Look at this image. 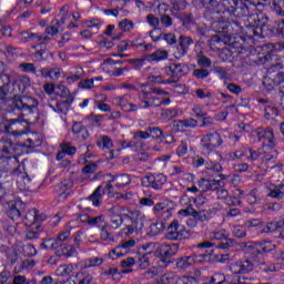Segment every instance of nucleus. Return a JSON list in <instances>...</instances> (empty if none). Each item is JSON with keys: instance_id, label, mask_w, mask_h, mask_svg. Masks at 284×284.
I'll use <instances>...</instances> for the list:
<instances>
[{"instance_id": "1", "label": "nucleus", "mask_w": 284, "mask_h": 284, "mask_svg": "<svg viewBox=\"0 0 284 284\" xmlns=\"http://www.w3.org/2000/svg\"><path fill=\"white\" fill-rule=\"evenodd\" d=\"M252 19L255 23L254 34L256 37H270V34H281L284 37V20L277 24V28L272 26L270 18L264 14L252 16Z\"/></svg>"}, {"instance_id": "2", "label": "nucleus", "mask_w": 284, "mask_h": 284, "mask_svg": "<svg viewBox=\"0 0 284 284\" xmlns=\"http://www.w3.org/2000/svg\"><path fill=\"white\" fill-rule=\"evenodd\" d=\"M258 156H262V163L266 165L265 172H270V170H276V172H281L283 170V164H275L273 166H270V163H276V159H278V151L271 150L270 153H267V150H250V156L248 159L251 161H257Z\"/></svg>"}, {"instance_id": "3", "label": "nucleus", "mask_w": 284, "mask_h": 284, "mask_svg": "<svg viewBox=\"0 0 284 284\" xmlns=\"http://www.w3.org/2000/svg\"><path fill=\"white\" fill-rule=\"evenodd\" d=\"M128 219H130L131 224H128L122 230L123 234L126 236H131V234H139V232L145 227V222L148 221L143 212L139 210L131 211L130 215H128Z\"/></svg>"}, {"instance_id": "4", "label": "nucleus", "mask_w": 284, "mask_h": 284, "mask_svg": "<svg viewBox=\"0 0 284 284\" xmlns=\"http://www.w3.org/2000/svg\"><path fill=\"white\" fill-rule=\"evenodd\" d=\"M187 72H190V69L185 63H171L169 67H165V73L169 79L164 80V84L179 83L181 78L185 77Z\"/></svg>"}, {"instance_id": "5", "label": "nucleus", "mask_w": 284, "mask_h": 284, "mask_svg": "<svg viewBox=\"0 0 284 284\" xmlns=\"http://www.w3.org/2000/svg\"><path fill=\"white\" fill-rule=\"evenodd\" d=\"M223 145V139L221 134L216 131H212L201 139V148L204 154H210L214 148H221Z\"/></svg>"}, {"instance_id": "6", "label": "nucleus", "mask_w": 284, "mask_h": 284, "mask_svg": "<svg viewBox=\"0 0 284 284\" xmlns=\"http://www.w3.org/2000/svg\"><path fill=\"white\" fill-rule=\"evenodd\" d=\"M217 179H204L202 178L197 185L200 187V192H216L217 190H221V187H225V182L227 180V175L225 174H219Z\"/></svg>"}, {"instance_id": "7", "label": "nucleus", "mask_w": 284, "mask_h": 284, "mask_svg": "<svg viewBox=\"0 0 284 284\" xmlns=\"http://www.w3.org/2000/svg\"><path fill=\"white\" fill-rule=\"evenodd\" d=\"M109 216L111 221V227L113 230H119V227L123 225L124 219H128L125 206L113 205L111 209H109Z\"/></svg>"}, {"instance_id": "8", "label": "nucleus", "mask_w": 284, "mask_h": 284, "mask_svg": "<svg viewBox=\"0 0 284 284\" xmlns=\"http://www.w3.org/2000/svg\"><path fill=\"white\" fill-rule=\"evenodd\" d=\"M141 183L143 187H152V190H163L165 183H168V176L163 173L156 175L149 174L142 178Z\"/></svg>"}, {"instance_id": "9", "label": "nucleus", "mask_w": 284, "mask_h": 284, "mask_svg": "<svg viewBox=\"0 0 284 284\" xmlns=\"http://www.w3.org/2000/svg\"><path fill=\"white\" fill-rule=\"evenodd\" d=\"M257 140L263 143L262 150H274L276 148V139L274 138V130L272 129H257Z\"/></svg>"}, {"instance_id": "10", "label": "nucleus", "mask_w": 284, "mask_h": 284, "mask_svg": "<svg viewBox=\"0 0 284 284\" xmlns=\"http://www.w3.org/2000/svg\"><path fill=\"white\" fill-rule=\"evenodd\" d=\"M224 12H230L233 17H250L252 12V7L247 6V2H243L240 0H234L231 2L229 8L224 9Z\"/></svg>"}, {"instance_id": "11", "label": "nucleus", "mask_w": 284, "mask_h": 284, "mask_svg": "<svg viewBox=\"0 0 284 284\" xmlns=\"http://www.w3.org/2000/svg\"><path fill=\"white\" fill-rule=\"evenodd\" d=\"M111 183L112 182L109 181L104 187L102 185L98 186L89 196V201H91L95 207H99L103 202V194H108V196H110V194L114 192V186Z\"/></svg>"}, {"instance_id": "12", "label": "nucleus", "mask_w": 284, "mask_h": 284, "mask_svg": "<svg viewBox=\"0 0 284 284\" xmlns=\"http://www.w3.org/2000/svg\"><path fill=\"white\" fill-rule=\"evenodd\" d=\"M12 108L16 110H21L23 114H32L37 108V104H34V99L32 98L21 99L20 97H14L12 101Z\"/></svg>"}, {"instance_id": "13", "label": "nucleus", "mask_w": 284, "mask_h": 284, "mask_svg": "<svg viewBox=\"0 0 284 284\" xmlns=\"http://www.w3.org/2000/svg\"><path fill=\"white\" fill-rule=\"evenodd\" d=\"M190 45H194V39L187 36H180L178 40V47L174 51L175 59H183L187 52H190Z\"/></svg>"}, {"instance_id": "14", "label": "nucleus", "mask_w": 284, "mask_h": 284, "mask_svg": "<svg viewBox=\"0 0 284 284\" xmlns=\"http://www.w3.org/2000/svg\"><path fill=\"white\" fill-rule=\"evenodd\" d=\"M212 241H225L217 245L220 250H230V247H234L236 242L232 239H227V233L225 230L213 231L210 233Z\"/></svg>"}, {"instance_id": "15", "label": "nucleus", "mask_w": 284, "mask_h": 284, "mask_svg": "<svg viewBox=\"0 0 284 284\" xmlns=\"http://www.w3.org/2000/svg\"><path fill=\"white\" fill-rule=\"evenodd\" d=\"M206 258L207 254H193L190 256H184L176 262V266L179 270H187V267H191V265H194V263H205Z\"/></svg>"}, {"instance_id": "16", "label": "nucleus", "mask_w": 284, "mask_h": 284, "mask_svg": "<svg viewBox=\"0 0 284 284\" xmlns=\"http://www.w3.org/2000/svg\"><path fill=\"white\" fill-rule=\"evenodd\" d=\"M26 125H28L26 120L11 119L6 126V131L9 134H13V136H23V134H26Z\"/></svg>"}, {"instance_id": "17", "label": "nucleus", "mask_w": 284, "mask_h": 284, "mask_svg": "<svg viewBox=\"0 0 284 284\" xmlns=\"http://www.w3.org/2000/svg\"><path fill=\"white\" fill-rule=\"evenodd\" d=\"M232 274H250L254 270V264L250 260L237 261L231 264Z\"/></svg>"}, {"instance_id": "18", "label": "nucleus", "mask_w": 284, "mask_h": 284, "mask_svg": "<svg viewBox=\"0 0 284 284\" xmlns=\"http://www.w3.org/2000/svg\"><path fill=\"white\" fill-rule=\"evenodd\" d=\"M165 239L169 241H179L183 239V232L179 231V220H173L168 227Z\"/></svg>"}, {"instance_id": "19", "label": "nucleus", "mask_w": 284, "mask_h": 284, "mask_svg": "<svg viewBox=\"0 0 284 284\" xmlns=\"http://www.w3.org/2000/svg\"><path fill=\"white\" fill-rule=\"evenodd\" d=\"M72 132L78 141H87L90 136V131L81 122H74L72 125Z\"/></svg>"}, {"instance_id": "20", "label": "nucleus", "mask_w": 284, "mask_h": 284, "mask_svg": "<svg viewBox=\"0 0 284 284\" xmlns=\"http://www.w3.org/2000/svg\"><path fill=\"white\" fill-rule=\"evenodd\" d=\"M110 183H115L118 190H123V187H128L132 183V176L128 173L114 175Z\"/></svg>"}, {"instance_id": "21", "label": "nucleus", "mask_w": 284, "mask_h": 284, "mask_svg": "<svg viewBox=\"0 0 284 284\" xmlns=\"http://www.w3.org/2000/svg\"><path fill=\"white\" fill-rule=\"evenodd\" d=\"M256 265L260 271H262L264 274H272V272H278L281 270L280 264H274L272 262H265L263 258L256 260Z\"/></svg>"}, {"instance_id": "22", "label": "nucleus", "mask_w": 284, "mask_h": 284, "mask_svg": "<svg viewBox=\"0 0 284 284\" xmlns=\"http://www.w3.org/2000/svg\"><path fill=\"white\" fill-rule=\"evenodd\" d=\"M200 3L203 6V8L211 10L212 12H216V14H223L225 12L221 0H200Z\"/></svg>"}, {"instance_id": "23", "label": "nucleus", "mask_w": 284, "mask_h": 284, "mask_svg": "<svg viewBox=\"0 0 284 284\" xmlns=\"http://www.w3.org/2000/svg\"><path fill=\"white\" fill-rule=\"evenodd\" d=\"M179 252V244H160L159 258H170Z\"/></svg>"}, {"instance_id": "24", "label": "nucleus", "mask_w": 284, "mask_h": 284, "mask_svg": "<svg viewBox=\"0 0 284 284\" xmlns=\"http://www.w3.org/2000/svg\"><path fill=\"white\" fill-rule=\"evenodd\" d=\"M61 150L58 152L55 159L57 161H62L63 156L68 154L69 156H74L77 154V146L68 143H62L60 145Z\"/></svg>"}, {"instance_id": "25", "label": "nucleus", "mask_w": 284, "mask_h": 284, "mask_svg": "<svg viewBox=\"0 0 284 284\" xmlns=\"http://www.w3.org/2000/svg\"><path fill=\"white\" fill-rule=\"evenodd\" d=\"M168 57H170V53L168 52V50L158 49L155 52L151 54H146L145 59L146 61H151V62L155 61L156 63H159L161 61L168 60Z\"/></svg>"}, {"instance_id": "26", "label": "nucleus", "mask_w": 284, "mask_h": 284, "mask_svg": "<svg viewBox=\"0 0 284 284\" xmlns=\"http://www.w3.org/2000/svg\"><path fill=\"white\" fill-rule=\"evenodd\" d=\"M247 254H250L253 261H257L258 256H263V251L261 248L260 242L248 243L245 247Z\"/></svg>"}, {"instance_id": "27", "label": "nucleus", "mask_w": 284, "mask_h": 284, "mask_svg": "<svg viewBox=\"0 0 284 284\" xmlns=\"http://www.w3.org/2000/svg\"><path fill=\"white\" fill-rule=\"evenodd\" d=\"M81 223H85L90 225V227H97V225H101L103 223V215H98L95 217L90 216L89 214L80 215Z\"/></svg>"}, {"instance_id": "28", "label": "nucleus", "mask_w": 284, "mask_h": 284, "mask_svg": "<svg viewBox=\"0 0 284 284\" xmlns=\"http://www.w3.org/2000/svg\"><path fill=\"white\" fill-rule=\"evenodd\" d=\"M142 250L145 251L144 254H148V256H156L159 258V252L161 250V244L156 242H149L144 245H142Z\"/></svg>"}, {"instance_id": "29", "label": "nucleus", "mask_w": 284, "mask_h": 284, "mask_svg": "<svg viewBox=\"0 0 284 284\" xmlns=\"http://www.w3.org/2000/svg\"><path fill=\"white\" fill-rule=\"evenodd\" d=\"M9 219L12 221H17V219H21V203L13 202L9 205V210L7 212Z\"/></svg>"}, {"instance_id": "30", "label": "nucleus", "mask_w": 284, "mask_h": 284, "mask_svg": "<svg viewBox=\"0 0 284 284\" xmlns=\"http://www.w3.org/2000/svg\"><path fill=\"white\" fill-rule=\"evenodd\" d=\"M20 39L23 43H28V41H45L48 40V36L43 38V36H39L37 33H30L28 31L20 32Z\"/></svg>"}, {"instance_id": "31", "label": "nucleus", "mask_w": 284, "mask_h": 284, "mask_svg": "<svg viewBox=\"0 0 284 284\" xmlns=\"http://www.w3.org/2000/svg\"><path fill=\"white\" fill-rule=\"evenodd\" d=\"M271 199H283L284 197V184L274 185L272 184L268 189V194Z\"/></svg>"}, {"instance_id": "32", "label": "nucleus", "mask_w": 284, "mask_h": 284, "mask_svg": "<svg viewBox=\"0 0 284 284\" xmlns=\"http://www.w3.org/2000/svg\"><path fill=\"white\" fill-rule=\"evenodd\" d=\"M41 250H47L48 252L52 250H59L61 247V243L57 239H44L40 244Z\"/></svg>"}, {"instance_id": "33", "label": "nucleus", "mask_w": 284, "mask_h": 284, "mask_svg": "<svg viewBox=\"0 0 284 284\" xmlns=\"http://www.w3.org/2000/svg\"><path fill=\"white\" fill-rule=\"evenodd\" d=\"M72 103H74V98L58 102L53 110L54 112H60L61 114H68V110H70V105H72Z\"/></svg>"}, {"instance_id": "34", "label": "nucleus", "mask_w": 284, "mask_h": 284, "mask_svg": "<svg viewBox=\"0 0 284 284\" xmlns=\"http://www.w3.org/2000/svg\"><path fill=\"white\" fill-rule=\"evenodd\" d=\"M74 182L70 179L60 183V189L62 190V193L59 195L60 201H65V199H68V190H72Z\"/></svg>"}, {"instance_id": "35", "label": "nucleus", "mask_w": 284, "mask_h": 284, "mask_svg": "<svg viewBox=\"0 0 284 284\" xmlns=\"http://www.w3.org/2000/svg\"><path fill=\"white\" fill-rule=\"evenodd\" d=\"M26 225H34V223H37V221H43L42 219L39 217V211L37 209H32L30 210L26 216Z\"/></svg>"}, {"instance_id": "36", "label": "nucleus", "mask_w": 284, "mask_h": 284, "mask_svg": "<svg viewBox=\"0 0 284 284\" xmlns=\"http://www.w3.org/2000/svg\"><path fill=\"white\" fill-rule=\"evenodd\" d=\"M139 98V105H140V110H148V108H150V92L148 91H141L138 94Z\"/></svg>"}, {"instance_id": "37", "label": "nucleus", "mask_w": 284, "mask_h": 284, "mask_svg": "<svg viewBox=\"0 0 284 284\" xmlns=\"http://www.w3.org/2000/svg\"><path fill=\"white\" fill-rule=\"evenodd\" d=\"M113 103H115V105H118L119 108H121V110L125 112L126 108H129L130 105V95L124 94L121 97H116L113 99Z\"/></svg>"}, {"instance_id": "38", "label": "nucleus", "mask_w": 284, "mask_h": 284, "mask_svg": "<svg viewBox=\"0 0 284 284\" xmlns=\"http://www.w3.org/2000/svg\"><path fill=\"white\" fill-rule=\"evenodd\" d=\"M225 283V275L217 273L210 277H204L202 284H223Z\"/></svg>"}, {"instance_id": "39", "label": "nucleus", "mask_w": 284, "mask_h": 284, "mask_svg": "<svg viewBox=\"0 0 284 284\" xmlns=\"http://www.w3.org/2000/svg\"><path fill=\"white\" fill-rule=\"evenodd\" d=\"M98 148L102 150H110L112 148V139L108 135H100L97 140Z\"/></svg>"}, {"instance_id": "40", "label": "nucleus", "mask_w": 284, "mask_h": 284, "mask_svg": "<svg viewBox=\"0 0 284 284\" xmlns=\"http://www.w3.org/2000/svg\"><path fill=\"white\" fill-rule=\"evenodd\" d=\"M175 116H179V110H176V109H162L161 110V119L163 121H172V119H175Z\"/></svg>"}, {"instance_id": "41", "label": "nucleus", "mask_w": 284, "mask_h": 284, "mask_svg": "<svg viewBox=\"0 0 284 284\" xmlns=\"http://www.w3.org/2000/svg\"><path fill=\"white\" fill-rule=\"evenodd\" d=\"M83 74H85L83 68H77L75 72L67 78V83L72 84L77 83V81H81V79H83Z\"/></svg>"}, {"instance_id": "42", "label": "nucleus", "mask_w": 284, "mask_h": 284, "mask_svg": "<svg viewBox=\"0 0 284 284\" xmlns=\"http://www.w3.org/2000/svg\"><path fill=\"white\" fill-rule=\"evenodd\" d=\"M57 275L58 276H70V273L71 272H74V265L72 264H63V265H60L58 268H57Z\"/></svg>"}, {"instance_id": "43", "label": "nucleus", "mask_w": 284, "mask_h": 284, "mask_svg": "<svg viewBox=\"0 0 284 284\" xmlns=\"http://www.w3.org/2000/svg\"><path fill=\"white\" fill-rule=\"evenodd\" d=\"M57 89H58V94L59 97H61V99H65V100L74 99V95L70 93V89H68V87L63 84H58Z\"/></svg>"}, {"instance_id": "44", "label": "nucleus", "mask_w": 284, "mask_h": 284, "mask_svg": "<svg viewBox=\"0 0 284 284\" xmlns=\"http://www.w3.org/2000/svg\"><path fill=\"white\" fill-rule=\"evenodd\" d=\"M207 214H210V212L205 210H200V211L195 210L193 213V219H196V221H200V223H205L210 221V217L207 216Z\"/></svg>"}, {"instance_id": "45", "label": "nucleus", "mask_w": 284, "mask_h": 284, "mask_svg": "<svg viewBox=\"0 0 284 284\" xmlns=\"http://www.w3.org/2000/svg\"><path fill=\"white\" fill-rule=\"evenodd\" d=\"M61 72H63V69L60 67H53L49 69V79L51 81H59L61 79Z\"/></svg>"}, {"instance_id": "46", "label": "nucleus", "mask_w": 284, "mask_h": 284, "mask_svg": "<svg viewBox=\"0 0 284 284\" xmlns=\"http://www.w3.org/2000/svg\"><path fill=\"white\" fill-rule=\"evenodd\" d=\"M160 23L163 28H172L174 20L168 13H160Z\"/></svg>"}, {"instance_id": "47", "label": "nucleus", "mask_w": 284, "mask_h": 284, "mask_svg": "<svg viewBox=\"0 0 284 284\" xmlns=\"http://www.w3.org/2000/svg\"><path fill=\"white\" fill-rule=\"evenodd\" d=\"M20 69L22 70V72H31L32 74H36V77H39L34 63L22 62L20 63Z\"/></svg>"}, {"instance_id": "48", "label": "nucleus", "mask_w": 284, "mask_h": 284, "mask_svg": "<svg viewBox=\"0 0 284 284\" xmlns=\"http://www.w3.org/2000/svg\"><path fill=\"white\" fill-rule=\"evenodd\" d=\"M171 6H172V9L175 10V12H182V10H185V8H187V1L172 0Z\"/></svg>"}, {"instance_id": "49", "label": "nucleus", "mask_w": 284, "mask_h": 284, "mask_svg": "<svg viewBox=\"0 0 284 284\" xmlns=\"http://www.w3.org/2000/svg\"><path fill=\"white\" fill-rule=\"evenodd\" d=\"M119 28L120 30H123V32H132V30H134V22L124 19L119 22Z\"/></svg>"}, {"instance_id": "50", "label": "nucleus", "mask_w": 284, "mask_h": 284, "mask_svg": "<svg viewBox=\"0 0 284 284\" xmlns=\"http://www.w3.org/2000/svg\"><path fill=\"white\" fill-rule=\"evenodd\" d=\"M205 168L207 172H214L215 174H219V172H223V166L219 162H211V163H205Z\"/></svg>"}, {"instance_id": "51", "label": "nucleus", "mask_w": 284, "mask_h": 284, "mask_svg": "<svg viewBox=\"0 0 284 284\" xmlns=\"http://www.w3.org/2000/svg\"><path fill=\"white\" fill-rule=\"evenodd\" d=\"M180 128H196L199 125V121L194 120L193 118L179 120Z\"/></svg>"}, {"instance_id": "52", "label": "nucleus", "mask_w": 284, "mask_h": 284, "mask_svg": "<svg viewBox=\"0 0 284 284\" xmlns=\"http://www.w3.org/2000/svg\"><path fill=\"white\" fill-rule=\"evenodd\" d=\"M103 225L101 226V239L102 241H114V236L110 232H108V225L105 224V220H103Z\"/></svg>"}, {"instance_id": "53", "label": "nucleus", "mask_w": 284, "mask_h": 284, "mask_svg": "<svg viewBox=\"0 0 284 284\" xmlns=\"http://www.w3.org/2000/svg\"><path fill=\"white\" fill-rule=\"evenodd\" d=\"M156 276H159V267H156V266H152L143 273V277L146 281H150L152 278H156Z\"/></svg>"}, {"instance_id": "54", "label": "nucleus", "mask_w": 284, "mask_h": 284, "mask_svg": "<svg viewBox=\"0 0 284 284\" xmlns=\"http://www.w3.org/2000/svg\"><path fill=\"white\" fill-rule=\"evenodd\" d=\"M146 130H148L150 136H152V139H161V136H163V131L159 126L150 125V126H148Z\"/></svg>"}, {"instance_id": "55", "label": "nucleus", "mask_w": 284, "mask_h": 284, "mask_svg": "<svg viewBox=\"0 0 284 284\" xmlns=\"http://www.w3.org/2000/svg\"><path fill=\"white\" fill-rule=\"evenodd\" d=\"M138 264L140 270H148V267H150V255L145 253L141 255L138 260Z\"/></svg>"}, {"instance_id": "56", "label": "nucleus", "mask_w": 284, "mask_h": 284, "mask_svg": "<svg viewBox=\"0 0 284 284\" xmlns=\"http://www.w3.org/2000/svg\"><path fill=\"white\" fill-rule=\"evenodd\" d=\"M103 265V258L101 257H90L85 260V267H99Z\"/></svg>"}, {"instance_id": "57", "label": "nucleus", "mask_w": 284, "mask_h": 284, "mask_svg": "<svg viewBox=\"0 0 284 284\" xmlns=\"http://www.w3.org/2000/svg\"><path fill=\"white\" fill-rule=\"evenodd\" d=\"M278 230V223L276 222H270V223H264L263 227H261V232L268 234L270 232H276Z\"/></svg>"}, {"instance_id": "58", "label": "nucleus", "mask_w": 284, "mask_h": 284, "mask_svg": "<svg viewBox=\"0 0 284 284\" xmlns=\"http://www.w3.org/2000/svg\"><path fill=\"white\" fill-rule=\"evenodd\" d=\"M273 8L277 14L284 17V0H273Z\"/></svg>"}, {"instance_id": "59", "label": "nucleus", "mask_w": 284, "mask_h": 284, "mask_svg": "<svg viewBox=\"0 0 284 284\" xmlns=\"http://www.w3.org/2000/svg\"><path fill=\"white\" fill-rule=\"evenodd\" d=\"M260 245H261V248H262V253L265 252H274V250H276V244H273L272 242L270 241H262V242H258Z\"/></svg>"}, {"instance_id": "60", "label": "nucleus", "mask_w": 284, "mask_h": 284, "mask_svg": "<svg viewBox=\"0 0 284 284\" xmlns=\"http://www.w3.org/2000/svg\"><path fill=\"white\" fill-rule=\"evenodd\" d=\"M150 230H151V236H156V235L161 234V232L163 231V223L155 222V223L151 224Z\"/></svg>"}, {"instance_id": "61", "label": "nucleus", "mask_w": 284, "mask_h": 284, "mask_svg": "<svg viewBox=\"0 0 284 284\" xmlns=\"http://www.w3.org/2000/svg\"><path fill=\"white\" fill-rule=\"evenodd\" d=\"M193 77H195V79H207L210 77V71L207 69H195L193 71Z\"/></svg>"}, {"instance_id": "62", "label": "nucleus", "mask_w": 284, "mask_h": 284, "mask_svg": "<svg viewBox=\"0 0 284 284\" xmlns=\"http://www.w3.org/2000/svg\"><path fill=\"white\" fill-rule=\"evenodd\" d=\"M159 284H174V274L165 273L160 277Z\"/></svg>"}, {"instance_id": "63", "label": "nucleus", "mask_w": 284, "mask_h": 284, "mask_svg": "<svg viewBox=\"0 0 284 284\" xmlns=\"http://www.w3.org/2000/svg\"><path fill=\"white\" fill-rule=\"evenodd\" d=\"M175 284H199V282H196V277L193 276H183L180 277Z\"/></svg>"}, {"instance_id": "64", "label": "nucleus", "mask_w": 284, "mask_h": 284, "mask_svg": "<svg viewBox=\"0 0 284 284\" xmlns=\"http://www.w3.org/2000/svg\"><path fill=\"white\" fill-rule=\"evenodd\" d=\"M23 252H24V255L29 257L37 256V248L32 244H26L23 246Z\"/></svg>"}]
</instances>
